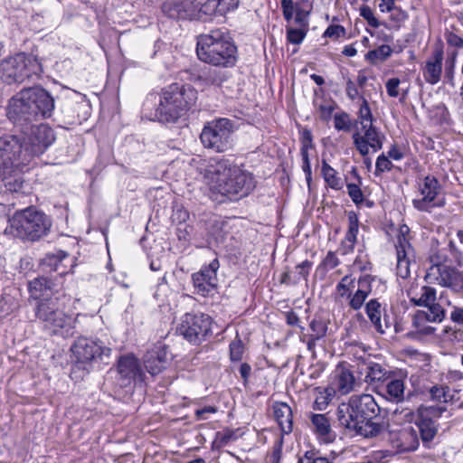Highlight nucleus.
Here are the masks:
<instances>
[{"label":"nucleus","mask_w":463,"mask_h":463,"mask_svg":"<svg viewBox=\"0 0 463 463\" xmlns=\"http://www.w3.org/2000/svg\"><path fill=\"white\" fill-rule=\"evenodd\" d=\"M55 135L47 124L0 137V174L25 171L52 145Z\"/></svg>","instance_id":"f257e3e1"},{"label":"nucleus","mask_w":463,"mask_h":463,"mask_svg":"<svg viewBox=\"0 0 463 463\" xmlns=\"http://www.w3.org/2000/svg\"><path fill=\"white\" fill-rule=\"evenodd\" d=\"M214 200L238 201L255 188L253 175L228 158H212L203 170Z\"/></svg>","instance_id":"f03ea898"},{"label":"nucleus","mask_w":463,"mask_h":463,"mask_svg":"<svg viewBox=\"0 0 463 463\" xmlns=\"http://www.w3.org/2000/svg\"><path fill=\"white\" fill-rule=\"evenodd\" d=\"M379 412V406L370 394L353 395L347 402L338 406L336 416L339 425L352 435L374 438L385 431L383 422L372 419Z\"/></svg>","instance_id":"7ed1b4c3"},{"label":"nucleus","mask_w":463,"mask_h":463,"mask_svg":"<svg viewBox=\"0 0 463 463\" xmlns=\"http://www.w3.org/2000/svg\"><path fill=\"white\" fill-rule=\"evenodd\" d=\"M54 99L44 89L33 87L22 90L8 104V118L15 125L47 118L54 110Z\"/></svg>","instance_id":"20e7f679"},{"label":"nucleus","mask_w":463,"mask_h":463,"mask_svg":"<svg viewBox=\"0 0 463 463\" xmlns=\"http://www.w3.org/2000/svg\"><path fill=\"white\" fill-rule=\"evenodd\" d=\"M197 99V90L189 84L174 83L164 89L158 107L151 117L160 122H175L193 108Z\"/></svg>","instance_id":"39448f33"},{"label":"nucleus","mask_w":463,"mask_h":463,"mask_svg":"<svg viewBox=\"0 0 463 463\" xmlns=\"http://www.w3.org/2000/svg\"><path fill=\"white\" fill-rule=\"evenodd\" d=\"M198 58L213 66H232L236 61L237 47L228 33L210 31L197 37Z\"/></svg>","instance_id":"423d86ee"},{"label":"nucleus","mask_w":463,"mask_h":463,"mask_svg":"<svg viewBox=\"0 0 463 463\" xmlns=\"http://www.w3.org/2000/svg\"><path fill=\"white\" fill-rule=\"evenodd\" d=\"M51 226V219L45 213L28 207L13 215L6 231L23 241H35L47 235Z\"/></svg>","instance_id":"0eeeda50"},{"label":"nucleus","mask_w":463,"mask_h":463,"mask_svg":"<svg viewBox=\"0 0 463 463\" xmlns=\"http://www.w3.org/2000/svg\"><path fill=\"white\" fill-rule=\"evenodd\" d=\"M43 66L36 56L17 53L3 60L0 63V78L7 84L21 83L26 79L38 78Z\"/></svg>","instance_id":"6e6552de"},{"label":"nucleus","mask_w":463,"mask_h":463,"mask_svg":"<svg viewBox=\"0 0 463 463\" xmlns=\"http://www.w3.org/2000/svg\"><path fill=\"white\" fill-rule=\"evenodd\" d=\"M35 316L51 335L62 337L72 335V319L62 310L59 296L47 302H38Z\"/></svg>","instance_id":"1a4fd4ad"},{"label":"nucleus","mask_w":463,"mask_h":463,"mask_svg":"<svg viewBox=\"0 0 463 463\" xmlns=\"http://www.w3.org/2000/svg\"><path fill=\"white\" fill-rule=\"evenodd\" d=\"M233 121L226 118H220L204 125L200 139L205 148L216 153H223L233 146Z\"/></svg>","instance_id":"9d476101"},{"label":"nucleus","mask_w":463,"mask_h":463,"mask_svg":"<svg viewBox=\"0 0 463 463\" xmlns=\"http://www.w3.org/2000/svg\"><path fill=\"white\" fill-rule=\"evenodd\" d=\"M78 364L89 369L94 363L104 362L111 354V348L99 339L79 337L71 348Z\"/></svg>","instance_id":"9b49d317"},{"label":"nucleus","mask_w":463,"mask_h":463,"mask_svg":"<svg viewBox=\"0 0 463 463\" xmlns=\"http://www.w3.org/2000/svg\"><path fill=\"white\" fill-rule=\"evenodd\" d=\"M212 318L203 313H186L181 320L177 331L187 341L193 344H199L211 333Z\"/></svg>","instance_id":"f8f14e48"},{"label":"nucleus","mask_w":463,"mask_h":463,"mask_svg":"<svg viewBox=\"0 0 463 463\" xmlns=\"http://www.w3.org/2000/svg\"><path fill=\"white\" fill-rule=\"evenodd\" d=\"M425 279L450 288L463 297V273L450 266L433 263L428 269Z\"/></svg>","instance_id":"ddd939ff"},{"label":"nucleus","mask_w":463,"mask_h":463,"mask_svg":"<svg viewBox=\"0 0 463 463\" xmlns=\"http://www.w3.org/2000/svg\"><path fill=\"white\" fill-rule=\"evenodd\" d=\"M440 191L441 186L435 176H425L422 181L419 183V192L421 197L412 201L414 208L421 212H430L433 207L444 206V200H437Z\"/></svg>","instance_id":"4468645a"},{"label":"nucleus","mask_w":463,"mask_h":463,"mask_svg":"<svg viewBox=\"0 0 463 463\" xmlns=\"http://www.w3.org/2000/svg\"><path fill=\"white\" fill-rule=\"evenodd\" d=\"M352 138L355 148L365 156L371 150L374 153L382 149L384 136L373 124L358 128Z\"/></svg>","instance_id":"2eb2a0df"},{"label":"nucleus","mask_w":463,"mask_h":463,"mask_svg":"<svg viewBox=\"0 0 463 463\" xmlns=\"http://www.w3.org/2000/svg\"><path fill=\"white\" fill-rule=\"evenodd\" d=\"M219 268V260L215 258L208 265L203 266L198 272L192 275L195 293L207 297L216 289L218 283L217 270Z\"/></svg>","instance_id":"dca6fc26"},{"label":"nucleus","mask_w":463,"mask_h":463,"mask_svg":"<svg viewBox=\"0 0 463 463\" xmlns=\"http://www.w3.org/2000/svg\"><path fill=\"white\" fill-rule=\"evenodd\" d=\"M446 317V311L441 306H433L430 310H419L412 318L415 332L422 335L434 334L436 328L430 323H441Z\"/></svg>","instance_id":"f3484780"},{"label":"nucleus","mask_w":463,"mask_h":463,"mask_svg":"<svg viewBox=\"0 0 463 463\" xmlns=\"http://www.w3.org/2000/svg\"><path fill=\"white\" fill-rule=\"evenodd\" d=\"M31 297L38 302H47L55 299L56 296L61 297L59 290L54 288V284L47 278L42 277L32 280L29 283Z\"/></svg>","instance_id":"a211bd4d"},{"label":"nucleus","mask_w":463,"mask_h":463,"mask_svg":"<svg viewBox=\"0 0 463 463\" xmlns=\"http://www.w3.org/2000/svg\"><path fill=\"white\" fill-rule=\"evenodd\" d=\"M395 247L397 252V275L402 279H407L411 274L410 266L413 257V250L403 235L398 237Z\"/></svg>","instance_id":"6ab92c4d"},{"label":"nucleus","mask_w":463,"mask_h":463,"mask_svg":"<svg viewBox=\"0 0 463 463\" xmlns=\"http://www.w3.org/2000/svg\"><path fill=\"white\" fill-rule=\"evenodd\" d=\"M118 373L122 380L121 386H128L137 376L141 375V366L133 354H126L118 361Z\"/></svg>","instance_id":"aec40b11"},{"label":"nucleus","mask_w":463,"mask_h":463,"mask_svg":"<svg viewBox=\"0 0 463 463\" xmlns=\"http://www.w3.org/2000/svg\"><path fill=\"white\" fill-rule=\"evenodd\" d=\"M373 278L370 275L361 276L357 280V288L352 290L348 298V306L354 311L360 310L366 298L372 293V282Z\"/></svg>","instance_id":"412c9836"},{"label":"nucleus","mask_w":463,"mask_h":463,"mask_svg":"<svg viewBox=\"0 0 463 463\" xmlns=\"http://www.w3.org/2000/svg\"><path fill=\"white\" fill-rule=\"evenodd\" d=\"M436 289L429 286L411 287L407 290V296L415 306L425 307L426 310H430L433 306H440L436 303Z\"/></svg>","instance_id":"4be33fe9"},{"label":"nucleus","mask_w":463,"mask_h":463,"mask_svg":"<svg viewBox=\"0 0 463 463\" xmlns=\"http://www.w3.org/2000/svg\"><path fill=\"white\" fill-rule=\"evenodd\" d=\"M365 313L374 329L379 334H384L386 330L392 326V323L387 315L383 316V321H382L383 307L377 298H372L365 304Z\"/></svg>","instance_id":"5701e85b"},{"label":"nucleus","mask_w":463,"mask_h":463,"mask_svg":"<svg viewBox=\"0 0 463 463\" xmlns=\"http://www.w3.org/2000/svg\"><path fill=\"white\" fill-rule=\"evenodd\" d=\"M281 8L286 21L294 19L295 24L301 28L308 25V10L300 5V3H294L293 0H281Z\"/></svg>","instance_id":"b1692460"},{"label":"nucleus","mask_w":463,"mask_h":463,"mask_svg":"<svg viewBox=\"0 0 463 463\" xmlns=\"http://www.w3.org/2000/svg\"><path fill=\"white\" fill-rule=\"evenodd\" d=\"M335 389L341 394H348L360 385L353 372L346 365H338L335 370Z\"/></svg>","instance_id":"393cba45"},{"label":"nucleus","mask_w":463,"mask_h":463,"mask_svg":"<svg viewBox=\"0 0 463 463\" xmlns=\"http://www.w3.org/2000/svg\"><path fill=\"white\" fill-rule=\"evenodd\" d=\"M443 51L437 49L426 61L422 75L426 82L435 85L440 80L442 73Z\"/></svg>","instance_id":"a878e982"},{"label":"nucleus","mask_w":463,"mask_h":463,"mask_svg":"<svg viewBox=\"0 0 463 463\" xmlns=\"http://www.w3.org/2000/svg\"><path fill=\"white\" fill-rule=\"evenodd\" d=\"M359 231V221L354 212L348 213V229L342 240L338 251L342 255H347L354 251L357 241V234Z\"/></svg>","instance_id":"bb28decb"},{"label":"nucleus","mask_w":463,"mask_h":463,"mask_svg":"<svg viewBox=\"0 0 463 463\" xmlns=\"http://www.w3.org/2000/svg\"><path fill=\"white\" fill-rule=\"evenodd\" d=\"M192 3L181 0H166L162 5V12L171 19L186 20L192 19L190 13Z\"/></svg>","instance_id":"cd10ccee"},{"label":"nucleus","mask_w":463,"mask_h":463,"mask_svg":"<svg viewBox=\"0 0 463 463\" xmlns=\"http://www.w3.org/2000/svg\"><path fill=\"white\" fill-rule=\"evenodd\" d=\"M312 267L313 262L306 260L296 265L294 270H286L281 275L280 282L287 285H296L301 280L307 281Z\"/></svg>","instance_id":"c85d7f7f"},{"label":"nucleus","mask_w":463,"mask_h":463,"mask_svg":"<svg viewBox=\"0 0 463 463\" xmlns=\"http://www.w3.org/2000/svg\"><path fill=\"white\" fill-rule=\"evenodd\" d=\"M273 414L284 434H289L293 430V415L290 406L285 402L273 404Z\"/></svg>","instance_id":"c756f323"},{"label":"nucleus","mask_w":463,"mask_h":463,"mask_svg":"<svg viewBox=\"0 0 463 463\" xmlns=\"http://www.w3.org/2000/svg\"><path fill=\"white\" fill-rule=\"evenodd\" d=\"M364 374V382L369 384H378L388 380V372L380 364L369 362L364 363L360 368Z\"/></svg>","instance_id":"7c9ffc66"},{"label":"nucleus","mask_w":463,"mask_h":463,"mask_svg":"<svg viewBox=\"0 0 463 463\" xmlns=\"http://www.w3.org/2000/svg\"><path fill=\"white\" fill-rule=\"evenodd\" d=\"M167 356L165 351L164 349H158L148 352L144 364L150 374L156 375L165 368Z\"/></svg>","instance_id":"2f4dec72"},{"label":"nucleus","mask_w":463,"mask_h":463,"mask_svg":"<svg viewBox=\"0 0 463 463\" xmlns=\"http://www.w3.org/2000/svg\"><path fill=\"white\" fill-rule=\"evenodd\" d=\"M381 389L383 395L392 402L399 403L404 400L405 386L401 379H391Z\"/></svg>","instance_id":"473e14b6"},{"label":"nucleus","mask_w":463,"mask_h":463,"mask_svg":"<svg viewBox=\"0 0 463 463\" xmlns=\"http://www.w3.org/2000/svg\"><path fill=\"white\" fill-rule=\"evenodd\" d=\"M311 422L316 433L323 442H330L333 440L330 422L325 414H313Z\"/></svg>","instance_id":"72a5a7b5"},{"label":"nucleus","mask_w":463,"mask_h":463,"mask_svg":"<svg viewBox=\"0 0 463 463\" xmlns=\"http://www.w3.org/2000/svg\"><path fill=\"white\" fill-rule=\"evenodd\" d=\"M321 175L325 183L334 190H341L344 187V181L338 173L326 160H322Z\"/></svg>","instance_id":"f704fd0d"},{"label":"nucleus","mask_w":463,"mask_h":463,"mask_svg":"<svg viewBox=\"0 0 463 463\" xmlns=\"http://www.w3.org/2000/svg\"><path fill=\"white\" fill-rule=\"evenodd\" d=\"M423 441H430L435 437L438 428L435 420L427 414L421 413L417 422Z\"/></svg>","instance_id":"c9c22d12"},{"label":"nucleus","mask_w":463,"mask_h":463,"mask_svg":"<svg viewBox=\"0 0 463 463\" xmlns=\"http://www.w3.org/2000/svg\"><path fill=\"white\" fill-rule=\"evenodd\" d=\"M429 392L431 400L438 402L447 403L454 398V391L447 385H433Z\"/></svg>","instance_id":"e433bc0d"},{"label":"nucleus","mask_w":463,"mask_h":463,"mask_svg":"<svg viewBox=\"0 0 463 463\" xmlns=\"http://www.w3.org/2000/svg\"><path fill=\"white\" fill-rule=\"evenodd\" d=\"M317 394L313 408L317 411H324L332 400L335 391L333 388H317Z\"/></svg>","instance_id":"4c0bfd02"},{"label":"nucleus","mask_w":463,"mask_h":463,"mask_svg":"<svg viewBox=\"0 0 463 463\" xmlns=\"http://www.w3.org/2000/svg\"><path fill=\"white\" fill-rule=\"evenodd\" d=\"M361 101L362 102L357 113L358 117L355 124L360 125L361 127L373 125V116L372 114L368 101L364 97H361Z\"/></svg>","instance_id":"58836bf2"},{"label":"nucleus","mask_w":463,"mask_h":463,"mask_svg":"<svg viewBox=\"0 0 463 463\" xmlns=\"http://www.w3.org/2000/svg\"><path fill=\"white\" fill-rule=\"evenodd\" d=\"M352 174L358 179L359 184H347L346 188L352 201L358 205L364 202V194L360 188L361 177L355 168L352 169Z\"/></svg>","instance_id":"ea45409f"},{"label":"nucleus","mask_w":463,"mask_h":463,"mask_svg":"<svg viewBox=\"0 0 463 463\" xmlns=\"http://www.w3.org/2000/svg\"><path fill=\"white\" fill-rule=\"evenodd\" d=\"M354 288V279L350 276H345L337 283L335 289L340 298H345L348 299L349 294Z\"/></svg>","instance_id":"a19ab883"},{"label":"nucleus","mask_w":463,"mask_h":463,"mask_svg":"<svg viewBox=\"0 0 463 463\" xmlns=\"http://www.w3.org/2000/svg\"><path fill=\"white\" fill-rule=\"evenodd\" d=\"M392 53V49L389 45L383 44L379 46L378 48L370 51L366 57L368 60H370L372 62H377L385 60L388 58Z\"/></svg>","instance_id":"79ce46f5"},{"label":"nucleus","mask_w":463,"mask_h":463,"mask_svg":"<svg viewBox=\"0 0 463 463\" xmlns=\"http://www.w3.org/2000/svg\"><path fill=\"white\" fill-rule=\"evenodd\" d=\"M335 128L337 130L349 131L352 127V121L347 113L342 112L334 117Z\"/></svg>","instance_id":"37998d69"},{"label":"nucleus","mask_w":463,"mask_h":463,"mask_svg":"<svg viewBox=\"0 0 463 463\" xmlns=\"http://www.w3.org/2000/svg\"><path fill=\"white\" fill-rule=\"evenodd\" d=\"M201 7L199 9V14L211 16V15H219L218 13V4L216 0H201L200 2Z\"/></svg>","instance_id":"c03bdc74"},{"label":"nucleus","mask_w":463,"mask_h":463,"mask_svg":"<svg viewBox=\"0 0 463 463\" xmlns=\"http://www.w3.org/2000/svg\"><path fill=\"white\" fill-rule=\"evenodd\" d=\"M392 166L389 158L384 154H381L376 159L374 175L378 176L384 172L391 171Z\"/></svg>","instance_id":"a18cd8bd"},{"label":"nucleus","mask_w":463,"mask_h":463,"mask_svg":"<svg viewBox=\"0 0 463 463\" xmlns=\"http://www.w3.org/2000/svg\"><path fill=\"white\" fill-rule=\"evenodd\" d=\"M309 327L315 338H323L326 335L327 326L322 319H313Z\"/></svg>","instance_id":"49530a36"},{"label":"nucleus","mask_w":463,"mask_h":463,"mask_svg":"<svg viewBox=\"0 0 463 463\" xmlns=\"http://www.w3.org/2000/svg\"><path fill=\"white\" fill-rule=\"evenodd\" d=\"M306 463H330L329 458L321 455L318 450H307L301 458Z\"/></svg>","instance_id":"de8ad7c7"},{"label":"nucleus","mask_w":463,"mask_h":463,"mask_svg":"<svg viewBox=\"0 0 463 463\" xmlns=\"http://www.w3.org/2000/svg\"><path fill=\"white\" fill-rule=\"evenodd\" d=\"M243 354V344L240 338H235L230 344V357L232 361H240Z\"/></svg>","instance_id":"09e8293b"},{"label":"nucleus","mask_w":463,"mask_h":463,"mask_svg":"<svg viewBox=\"0 0 463 463\" xmlns=\"http://www.w3.org/2000/svg\"><path fill=\"white\" fill-rule=\"evenodd\" d=\"M360 15L367 21L368 24L372 27H378L380 23L375 17L373 11L367 5H364L360 8Z\"/></svg>","instance_id":"8fccbe9b"},{"label":"nucleus","mask_w":463,"mask_h":463,"mask_svg":"<svg viewBox=\"0 0 463 463\" xmlns=\"http://www.w3.org/2000/svg\"><path fill=\"white\" fill-rule=\"evenodd\" d=\"M340 261L333 251H328L325 259L319 265V268H324L326 270L333 269L339 265Z\"/></svg>","instance_id":"3c124183"},{"label":"nucleus","mask_w":463,"mask_h":463,"mask_svg":"<svg viewBox=\"0 0 463 463\" xmlns=\"http://www.w3.org/2000/svg\"><path fill=\"white\" fill-rule=\"evenodd\" d=\"M456 64V53H453L451 57L448 58L445 63V76L449 79V83L454 85L453 83V74Z\"/></svg>","instance_id":"603ef678"},{"label":"nucleus","mask_w":463,"mask_h":463,"mask_svg":"<svg viewBox=\"0 0 463 463\" xmlns=\"http://www.w3.org/2000/svg\"><path fill=\"white\" fill-rule=\"evenodd\" d=\"M217 438L219 442L224 446L237 439L236 431L232 430H224L217 433Z\"/></svg>","instance_id":"864d4df0"},{"label":"nucleus","mask_w":463,"mask_h":463,"mask_svg":"<svg viewBox=\"0 0 463 463\" xmlns=\"http://www.w3.org/2000/svg\"><path fill=\"white\" fill-rule=\"evenodd\" d=\"M218 4V13L222 16L226 12L234 9L237 3L234 0H216Z\"/></svg>","instance_id":"5fc2aeb1"},{"label":"nucleus","mask_w":463,"mask_h":463,"mask_svg":"<svg viewBox=\"0 0 463 463\" xmlns=\"http://www.w3.org/2000/svg\"><path fill=\"white\" fill-rule=\"evenodd\" d=\"M346 95L351 100H354L356 99H361L359 90L356 87V84L352 80H348L346 81V88H345Z\"/></svg>","instance_id":"6e6d98bb"},{"label":"nucleus","mask_w":463,"mask_h":463,"mask_svg":"<svg viewBox=\"0 0 463 463\" xmlns=\"http://www.w3.org/2000/svg\"><path fill=\"white\" fill-rule=\"evenodd\" d=\"M306 36V31H287V39L289 43L299 44Z\"/></svg>","instance_id":"4d7b16f0"},{"label":"nucleus","mask_w":463,"mask_h":463,"mask_svg":"<svg viewBox=\"0 0 463 463\" xmlns=\"http://www.w3.org/2000/svg\"><path fill=\"white\" fill-rule=\"evenodd\" d=\"M400 85V80L397 78H392L386 82L387 93L391 97H397L399 95L398 88Z\"/></svg>","instance_id":"13d9d810"},{"label":"nucleus","mask_w":463,"mask_h":463,"mask_svg":"<svg viewBox=\"0 0 463 463\" xmlns=\"http://www.w3.org/2000/svg\"><path fill=\"white\" fill-rule=\"evenodd\" d=\"M450 319L453 323L463 326V307H453L450 312Z\"/></svg>","instance_id":"bf43d9fd"},{"label":"nucleus","mask_w":463,"mask_h":463,"mask_svg":"<svg viewBox=\"0 0 463 463\" xmlns=\"http://www.w3.org/2000/svg\"><path fill=\"white\" fill-rule=\"evenodd\" d=\"M207 80L211 84L219 86L224 80V77H223V75L222 74L221 71H219L217 70H213V71H209V74H208V77H207Z\"/></svg>","instance_id":"052dcab7"},{"label":"nucleus","mask_w":463,"mask_h":463,"mask_svg":"<svg viewBox=\"0 0 463 463\" xmlns=\"http://www.w3.org/2000/svg\"><path fill=\"white\" fill-rule=\"evenodd\" d=\"M407 17V13L402 11L400 7L394 6V8L391 11V18L397 23L405 21Z\"/></svg>","instance_id":"680f3d73"},{"label":"nucleus","mask_w":463,"mask_h":463,"mask_svg":"<svg viewBox=\"0 0 463 463\" xmlns=\"http://www.w3.org/2000/svg\"><path fill=\"white\" fill-rule=\"evenodd\" d=\"M217 411L215 407L213 406H207L203 409H199L195 411V416L197 420H206V414L207 413H215Z\"/></svg>","instance_id":"e2e57ef3"},{"label":"nucleus","mask_w":463,"mask_h":463,"mask_svg":"<svg viewBox=\"0 0 463 463\" xmlns=\"http://www.w3.org/2000/svg\"><path fill=\"white\" fill-rule=\"evenodd\" d=\"M281 454H282V444L281 443H279L278 445H276L273 449V451L270 455V463H280V458H281Z\"/></svg>","instance_id":"0e129e2a"},{"label":"nucleus","mask_w":463,"mask_h":463,"mask_svg":"<svg viewBox=\"0 0 463 463\" xmlns=\"http://www.w3.org/2000/svg\"><path fill=\"white\" fill-rule=\"evenodd\" d=\"M449 44L456 47H463V39L453 33H449L447 38Z\"/></svg>","instance_id":"69168bd1"},{"label":"nucleus","mask_w":463,"mask_h":463,"mask_svg":"<svg viewBox=\"0 0 463 463\" xmlns=\"http://www.w3.org/2000/svg\"><path fill=\"white\" fill-rule=\"evenodd\" d=\"M286 321L291 326H298L299 317L295 312H288L286 314Z\"/></svg>","instance_id":"338daca9"},{"label":"nucleus","mask_w":463,"mask_h":463,"mask_svg":"<svg viewBox=\"0 0 463 463\" xmlns=\"http://www.w3.org/2000/svg\"><path fill=\"white\" fill-rule=\"evenodd\" d=\"M239 372H240L241 376L246 382L248 380L249 376L250 375L251 366L247 363H243L240 365Z\"/></svg>","instance_id":"774afa93"}]
</instances>
